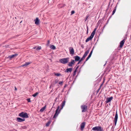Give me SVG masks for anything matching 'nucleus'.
<instances>
[{
	"instance_id": "obj_1",
	"label": "nucleus",
	"mask_w": 131,
	"mask_h": 131,
	"mask_svg": "<svg viewBox=\"0 0 131 131\" xmlns=\"http://www.w3.org/2000/svg\"><path fill=\"white\" fill-rule=\"evenodd\" d=\"M66 103V101L65 100H64L62 103L61 106V108L59 110L60 106H59L57 107V108L55 111V113L53 117V118H55L60 113L61 110L62 109L63 107L64 106Z\"/></svg>"
},
{
	"instance_id": "obj_2",
	"label": "nucleus",
	"mask_w": 131,
	"mask_h": 131,
	"mask_svg": "<svg viewBox=\"0 0 131 131\" xmlns=\"http://www.w3.org/2000/svg\"><path fill=\"white\" fill-rule=\"evenodd\" d=\"M18 116L24 119L27 118L29 117L28 114L26 112H22L19 113L18 114Z\"/></svg>"
},
{
	"instance_id": "obj_3",
	"label": "nucleus",
	"mask_w": 131,
	"mask_h": 131,
	"mask_svg": "<svg viewBox=\"0 0 131 131\" xmlns=\"http://www.w3.org/2000/svg\"><path fill=\"white\" fill-rule=\"evenodd\" d=\"M92 129L94 131H104L103 128L100 126H96L93 127Z\"/></svg>"
},
{
	"instance_id": "obj_4",
	"label": "nucleus",
	"mask_w": 131,
	"mask_h": 131,
	"mask_svg": "<svg viewBox=\"0 0 131 131\" xmlns=\"http://www.w3.org/2000/svg\"><path fill=\"white\" fill-rule=\"evenodd\" d=\"M69 58L68 57L62 58L59 60V61L62 64H65L68 62Z\"/></svg>"
},
{
	"instance_id": "obj_5",
	"label": "nucleus",
	"mask_w": 131,
	"mask_h": 131,
	"mask_svg": "<svg viewBox=\"0 0 131 131\" xmlns=\"http://www.w3.org/2000/svg\"><path fill=\"white\" fill-rule=\"evenodd\" d=\"M87 106L86 105H83L81 106L82 112H84L87 111Z\"/></svg>"
},
{
	"instance_id": "obj_6",
	"label": "nucleus",
	"mask_w": 131,
	"mask_h": 131,
	"mask_svg": "<svg viewBox=\"0 0 131 131\" xmlns=\"http://www.w3.org/2000/svg\"><path fill=\"white\" fill-rule=\"evenodd\" d=\"M118 118V114L117 113V110L116 111V114L115 115L114 120V125L115 126L116 125V123L117 122V119Z\"/></svg>"
},
{
	"instance_id": "obj_7",
	"label": "nucleus",
	"mask_w": 131,
	"mask_h": 131,
	"mask_svg": "<svg viewBox=\"0 0 131 131\" xmlns=\"http://www.w3.org/2000/svg\"><path fill=\"white\" fill-rule=\"evenodd\" d=\"M75 63V62L74 60L72 59H71V61L68 62V66L70 67H72L73 65Z\"/></svg>"
},
{
	"instance_id": "obj_8",
	"label": "nucleus",
	"mask_w": 131,
	"mask_h": 131,
	"mask_svg": "<svg viewBox=\"0 0 131 131\" xmlns=\"http://www.w3.org/2000/svg\"><path fill=\"white\" fill-rule=\"evenodd\" d=\"M126 37H125L124 39L120 43V47H122L125 41L126 40Z\"/></svg>"
},
{
	"instance_id": "obj_9",
	"label": "nucleus",
	"mask_w": 131,
	"mask_h": 131,
	"mask_svg": "<svg viewBox=\"0 0 131 131\" xmlns=\"http://www.w3.org/2000/svg\"><path fill=\"white\" fill-rule=\"evenodd\" d=\"M69 50L70 54L71 55H73L74 53V50L73 47H70L69 48Z\"/></svg>"
},
{
	"instance_id": "obj_10",
	"label": "nucleus",
	"mask_w": 131,
	"mask_h": 131,
	"mask_svg": "<svg viewBox=\"0 0 131 131\" xmlns=\"http://www.w3.org/2000/svg\"><path fill=\"white\" fill-rule=\"evenodd\" d=\"M94 36L91 34L90 36L86 39L85 40L86 42H87L90 40H91L92 38H93Z\"/></svg>"
},
{
	"instance_id": "obj_11",
	"label": "nucleus",
	"mask_w": 131,
	"mask_h": 131,
	"mask_svg": "<svg viewBox=\"0 0 131 131\" xmlns=\"http://www.w3.org/2000/svg\"><path fill=\"white\" fill-rule=\"evenodd\" d=\"M24 118H22L20 117H18L17 118L16 121L18 122H21L25 121Z\"/></svg>"
},
{
	"instance_id": "obj_12",
	"label": "nucleus",
	"mask_w": 131,
	"mask_h": 131,
	"mask_svg": "<svg viewBox=\"0 0 131 131\" xmlns=\"http://www.w3.org/2000/svg\"><path fill=\"white\" fill-rule=\"evenodd\" d=\"M113 99V97L112 96H111L110 97H107L106 99V100L105 101V102L106 103H108L110 102L111 100H112Z\"/></svg>"
},
{
	"instance_id": "obj_13",
	"label": "nucleus",
	"mask_w": 131,
	"mask_h": 131,
	"mask_svg": "<svg viewBox=\"0 0 131 131\" xmlns=\"http://www.w3.org/2000/svg\"><path fill=\"white\" fill-rule=\"evenodd\" d=\"M85 124V123L83 122L80 125L81 129L83 130L84 128Z\"/></svg>"
},
{
	"instance_id": "obj_14",
	"label": "nucleus",
	"mask_w": 131,
	"mask_h": 131,
	"mask_svg": "<svg viewBox=\"0 0 131 131\" xmlns=\"http://www.w3.org/2000/svg\"><path fill=\"white\" fill-rule=\"evenodd\" d=\"M73 58H74L75 61H78L80 59V57L78 56H75L73 57Z\"/></svg>"
},
{
	"instance_id": "obj_15",
	"label": "nucleus",
	"mask_w": 131,
	"mask_h": 131,
	"mask_svg": "<svg viewBox=\"0 0 131 131\" xmlns=\"http://www.w3.org/2000/svg\"><path fill=\"white\" fill-rule=\"evenodd\" d=\"M93 49H92V50L91 51L89 55H88V57L86 58V61H87L88 60H89V59L90 58L92 54V53L93 52Z\"/></svg>"
},
{
	"instance_id": "obj_16",
	"label": "nucleus",
	"mask_w": 131,
	"mask_h": 131,
	"mask_svg": "<svg viewBox=\"0 0 131 131\" xmlns=\"http://www.w3.org/2000/svg\"><path fill=\"white\" fill-rule=\"evenodd\" d=\"M90 49H89L84 53V55L83 56L85 58L86 57V56H87L88 54L89 53L90 51Z\"/></svg>"
},
{
	"instance_id": "obj_17",
	"label": "nucleus",
	"mask_w": 131,
	"mask_h": 131,
	"mask_svg": "<svg viewBox=\"0 0 131 131\" xmlns=\"http://www.w3.org/2000/svg\"><path fill=\"white\" fill-rule=\"evenodd\" d=\"M18 54H13L11 56H8V58H9L10 59H11L12 58L16 57L17 55Z\"/></svg>"
},
{
	"instance_id": "obj_18",
	"label": "nucleus",
	"mask_w": 131,
	"mask_h": 131,
	"mask_svg": "<svg viewBox=\"0 0 131 131\" xmlns=\"http://www.w3.org/2000/svg\"><path fill=\"white\" fill-rule=\"evenodd\" d=\"M72 68H69L65 70V72H71L72 71Z\"/></svg>"
},
{
	"instance_id": "obj_19",
	"label": "nucleus",
	"mask_w": 131,
	"mask_h": 131,
	"mask_svg": "<svg viewBox=\"0 0 131 131\" xmlns=\"http://www.w3.org/2000/svg\"><path fill=\"white\" fill-rule=\"evenodd\" d=\"M35 20V23L37 25H38L39 24V21L38 18L37 17L36 18Z\"/></svg>"
},
{
	"instance_id": "obj_20",
	"label": "nucleus",
	"mask_w": 131,
	"mask_h": 131,
	"mask_svg": "<svg viewBox=\"0 0 131 131\" xmlns=\"http://www.w3.org/2000/svg\"><path fill=\"white\" fill-rule=\"evenodd\" d=\"M31 63V62H26V63L23 64V65H22L21 66L24 67L25 66H27L30 64Z\"/></svg>"
},
{
	"instance_id": "obj_21",
	"label": "nucleus",
	"mask_w": 131,
	"mask_h": 131,
	"mask_svg": "<svg viewBox=\"0 0 131 131\" xmlns=\"http://www.w3.org/2000/svg\"><path fill=\"white\" fill-rule=\"evenodd\" d=\"M51 122V121L50 120L49 121L47 122V123L46 124V126L47 127H48L49 126Z\"/></svg>"
},
{
	"instance_id": "obj_22",
	"label": "nucleus",
	"mask_w": 131,
	"mask_h": 131,
	"mask_svg": "<svg viewBox=\"0 0 131 131\" xmlns=\"http://www.w3.org/2000/svg\"><path fill=\"white\" fill-rule=\"evenodd\" d=\"M46 108V106H45L43 107H42V108L40 110V111L41 112H43L45 110Z\"/></svg>"
},
{
	"instance_id": "obj_23",
	"label": "nucleus",
	"mask_w": 131,
	"mask_h": 131,
	"mask_svg": "<svg viewBox=\"0 0 131 131\" xmlns=\"http://www.w3.org/2000/svg\"><path fill=\"white\" fill-rule=\"evenodd\" d=\"M50 48L53 50L55 49L56 48V47L53 45H51L50 46Z\"/></svg>"
},
{
	"instance_id": "obj_24",
	"label": "nucleus",
	"mask_w": 131,
	"mask_h": 131,
	"mask_svg": "<svg viewBox=\"0 0 131 131\" xmlns=\"http://www.w3.org/2000/svg\"><path fill=\"white\" fill-rule=\"evenodd\" d=\"M97 28H95L94 30L92 32V33H91V34H92V35H93L94 36V35L95 34V31L97 29Z\"/></svg>"
},
{
	"instance_id": "obj_25",
	"label": "nucleus",
	"mask_w": 131,
	"mask_h": 131,
	"mask_svg": "<svg viewBox=\"0 0 131 131\" xmlns=\"http://www.w3.org/2000/svg\"><path fill=\"white\" fill-rule=\"evenodd\" d=\"M41 47L40 46H38L36 48V50L37 51L40 50L41 49Z\"/></svg>"
},
{
	"instance_id": "obj_26",
	"label": "nucleus",
	"mask_w": 131,
	"mask_h": 131,
	"mask_svg": "<svg viewBox=\"0 0 131 131\" xmlns=\"http://www.w3.org/2000/svg\"><path fill=\"white\" fill-rule=\"evenodd\" d=\"M54 73L55 74L54 75L56 76H60L61 75V74L59 73Z\"/></svg>"
},
{
	"instance_id": "obj_27",
	"label": "nucleus",
	"mask_w": 131,
	"mask_h": 131,
	"mask_svg": "<svg viewBox=\"0 0 131 131\" xmlns=\"http://www.w3.org/2000/svg\"><path fill=\"white\" fill-rule=\"evenodd\" d=\"M38 93H38V92H36V93H35V94H33L32 95V96H33L34 97H35L38 95Z\"/></svg>"
},
{
	"instance_id": "obj_28",
	"label": "nucleus",
	"mask_w": 131,
	"mask_h": 131,
	"mask_svg": "<svg viewBox=\"0 0 131 131\" xmlns=\"http://www.w3.org/2000/svg\"><path fill=\"white\" fill-rule=\"evenodd\" d=\"M59 95H58L56 99L54 101V104H55V103H56V102H57V99H59Z\"/></svg>"
},
{
	"instance_id": "obj_29",
	"label": "nucleus",
	"mask_w": 131,
	"mask_h": 131,
	"mask_svg": "<svg viewBox=\"0 0 131 131\" xmlns=\"http://www.w3.org/2000/svg\"><path fill=\"white\" fill-rule=\"evenodd\" d=\"M116 6L115 7V8H114V9L113 10V11L112 15H113L115 12L116 10Z\"/></svg>"
},
{
	"instance_id": "obj_30",
	"label": "nucleus",
	"mask_w": 131,
	"mask_h": 131,
	"mask_svg": "<svg viewBox=\"0 0 131 131\" xmlns=\"http://www.w3.org/2000/svg\"><path fill=\"white\" fill-rule=\"evenodd\" d=\"M111 16L110 17H109L108 19V20H107V23H106V24L103 27V29L105 27L106 25L108 24V21H109L110 19V18H111Z\"/></svg>"
},
{
	"instance_id": "obj_31",
	"label": "nucleus",
	"mask_w": 131,
	"mask_h": 131,
	"mask_svg": "<svg viewBox=\"0 0 131 131\" xmlns=\"http://www.w3.org/2000/svg\"><path fill=\"white\" fill-rule=\"evenodd\" d=\"M77 71L75 70L74 71L73 73V76H74L75 75H76V72Z\"/></svg>"
},
{
	"instance_id": "obj_32",
	"label": "nucleus",
	"mask_w": 131,
	"mask_h": 131,
	"mask_svg": "<svg viewBox=\"0 0 131 131\" xmlns=\"http://www.w3.org/2000/svg\"><path fill=\"white\" fill-rule=\"evenodd\" d=\"M27 126H22L21 127L22 128L24 129H25L27 128Z\"/></svg>"
},
{
	"instance_id": "obj_33",
	"label": "nucleus",
	"mask_w": 131,
	"mask_h": 131,
	"mask_svg": "<svg viewBox=\"0 0 131 131\" xmlns=\"http://www.w3.org/2000/svg\"><path fill=\"white\" fill-rule=\"evenodd\" d=\"M28 102H31V100L30 98H28L26 99Z\"/></svg>"
},
{
	"instance_id": "obj_34",
	"label": "nucleus",
	"mask_w": 131,
	"mask_h": 131,
	"mask_svg": "<svg viewBox=\"0 0 131 131\" xmlns=\"http://www.w3.org/2000/svg\"><path fill=\"white\" fill-rule=\"evenodd\" d=\"M89 16V15H88L86 16V17H85V21H86L88 19V18Z\"/></svg>"
},
{
	"instance_id": "obj_35",
	"label": "nucleus",
	"mask_w": 131,
	"mask_h": 131,
	"mask_svg": "<svg viewBox=\"0 0 131 131\" xmlns=\"http://www.w3.org/2000/svg\"><path fill=\"white\" fill-rule=\"evenodd\" d=\"M85 58L83 56L81 58V59H80V60H81V61H82Z\"/></svg>"
},
{
	"instance_id": "obj_36",
	"label": "nucleus",
	"mask_w": 131,
	"mask_h": 131,
	"mask_svg": "<svg viewBox=\"0 0 131 131\" xmlns=\"http://www.w3.org/2000/svg\"><path fill=\"white\" fill-rule=\"evenodd\" d=\"M63 83V81H60L59 82V83L61 85H62Z\"/></svg>"
},
{
	"instance_id": "obj_37",
	"label": "nucleus",
	"mask_w": 131,
	"mask_h": 131,
	"mask_svg": "<svg viewBox=\"0 0 131 131\" xmlns=\"http://www.w3.org/2000/svg\"><path fill=\"white\" fill-rule=\"evenodd\" d=\"M71 14H73L75 13V11L74 10H72L71 11Z\"/></svg>"
},
{
	"instance_id": "obj_38",
	"label": "nucleus",
	"mask_w": 131,
	"mask_h": 131,
	"mask_svg": "<svg viewBox=\"0 0 131 131\" xmlns=\"http://www.w3.org/2000/svg\"><path fill=\"white\" fill-rule=\"evenodd\" d=\"M122 47H120V46H119V47H118L117 48V49L118 50H120L121 49V48H122Z\"/></svg>"
},
{
	"instance_id": "obj_39",
	"label": "nucleus",
	"mask_w": 131,
	"mask_h": 131,
	"mask_svg": "<svg viewBox=\"0 0 131 131\" xmlns=\"http://www.w3.org/2000/svg\"><path fill=\"white\" fill-rule=\"evenodd\" d=\"M50 43V41L49 40H48L47 41V45H49V44Z\"/></svg>"
},
{
	"instance_id": "obj_40",
	"label": "nucleus",
	"mask_w": 131,
	"mask_h": 131,
	"mask_svg": "<svg viewBox=\"0 0 131 131\" xmlns=\"http://www.w3.org/2000/svg\"><path fill=\"white\" fill-rule=\"evenodd\" d=\"M79 66H78L76 68V69H75V70H76V71H77V69H78V68H79Z\"/></svg>"
},
{
	"instance_id": "obj_41",
	"label": "nucleus",
	"mask_w": 131,
	"mask_h": 131,
	"mask_svg": "<svg viewBox=\"0 0 131 131\" xmlns=\"http://www.w3.org/2000/svg\"><path fill=\"white\" fill-rule=\"evenodd\" d=\"M81 47L83 49L84 48V46H83V45H81Z\"/></svg>"
},
{
	"instance_id": "obj_42",
	"label": "nucleus",
	"mask_w": 131,
	"mask_h": 131,
	"mask_svg": "<svg viewBox=\"0 0 131 131\" xmlns=\"http://www.w3.org/2000/svg\"><path fill=\"white\" fill-rule=\"evenodd\" d=\"M110 5V3H109V4H108V8H107V9L106 10V11L107 10H108V7Z\"/></svg>"
},
{
	"instance_id": "obj_43",
	"label": "nucleus",
	"mask_w": 131,
	"mask_h": 131,
	"mask_svg": "<svg viewBox=\"0 0 131 131\" xmlns=\"http://www.w3.org/2000/svg\"><path fill=\"white\" fill-rule=\"evenodd\" d=\"M79 62H78V64H79L80 63V62L82 61H81V60L80 59V60H79Z\"/></svg>"
},
{
	"instance_id": "obj_44",
	"label": "nucleus",
	"mask_w": 131,
	"mask_h": 131,
	"mask_svg": "<svg viewBox=\"0 0 131 131\" xmlns=\"http://www.w3.org/2000/svg\"><path fill=\"white\" fill-rule=\"evenodd\" d=\"M100 88H99L97 90V93H98V92H99V91L100 90Z\"/></svg>"
},
{
	"instance_id": "obj_45",
	"label": "nucleus",
	"mask_w": 131,
	"mask_h": 131,
	"mask_svg": "<svg viewBox=\"0 0 131 131\" xmlns=\"http://www.w3.org/2000/svg\"><path fill=\"white\" fill-rule=\"evenodd\" d=\"M87 33L88 34V26H87Z\"/></svg>"
},
{
	"instance_id": "obj_46",
	"label": "nucleus",
	"mask_w": 131,
	"mask_h": 131,
	"mask_svg": "<svg viewBox=\"0 0 131 131\" xmlns=\"http://www.w3.org/2000/svg\"><path fill=\"white\" fill-rule=\"evenodd\" d=\"M102 84L101 85H100V87L99 88H100V89L101 88L102 86Z\"/></svg>"
},
{
	"instance_id": "obj_47",
	"label": "nucleus",
	"mask_w": 131,
	"mask_h": 131,
	"mask_svg": "<svg viewBox=\"0 0 131 131\" xmlns=\"http://www.w3.org/2000/svg\"><path fill=\"white\" fill-rule=\"evenodd\" d=\"M15 90H17V89L16 86H15Z\"/></svg>"
},
{
	"instance_id": "obj_48",
	"label": "nucleus",
	"mask_w": 131,
	"mask_h": 131,
	"mask_svg": "<svg viewBox=\"0 0 131 131\" xmlns=\"http://www.w3.org/2000/svg\"><path fill=\"white\" fill-rule=\"evenodd\" d=\"M86 61H85L84 63H83V66H83L85 64V62H86Z\"/></svg>"
},
{
	"instance_id": "obj_49",
	"label": "nucleus",
	"mask_w": 131,
	"mask_h": 131,
	"mask_svg": "<svg viewBox=\"0 0 131 131\" xmlns=\"http://www.w3.org/2000/svg\"><path fill=\"white\" fill-rule=\"evenodd\" d=\"M36 48V47H34V48H33V49H35Z\"/></svg>"
},
{
	"instance_id": "obj_50",
	"label": "nucleus",
	"mask_w": 131,
	"mask_h": 131,
	"mask_svg": "<svg viewBox=\"0 0 131 131\" xmlns=\"http://www.w3.org/2000/svg\"><path fill=\"white\" fill-rule=\"evenodd\" d=\"M100 21L99 20L98 22V23H100Z\"/></svg>"
},
{
	"instance_id": "obj_51",
	"label": "nucleus",
	"mask_w": 131,
	"mask_h": 131,
	"mask_svg": "<svg viewBox=\"0 0 131 131\" xmlns=\"http://www.w3.org/2000/svg\"><path fill=\"white\" fill-rule=\"evenodd\" d=\"M22 22V21H21L20 22V23H21V22Z\"/></svg>"
},
{
	"instance_id": "obj_52",
	"label": "nucleus",
	"mask_w": 131,
	"mask_h": 131,
	"mask_svg": "<svg viewBox=\"0 0 131 131\" xmlns=\"http://www.w3.org/2000/svg\"><path fill=\"white\" fill-rule=\"evenodd\" d=\"M57 83V82L56 81V83Z\"/></svg>"
},
{
	"instance_id": "obj_53",
	"label": "nucleus",
	"mask_w": 131,
	"mask_h": 131,
	"mask_svg": "<svg viewBox=\"0 0 131 131\" xmlns=\"http://www.w3.org/2000/svg\"><path fill=\"white\" fill-rule=\"evenodd\" d=\"M106 63H105V64H104V66H105V65L106 64Z\"/></svg>"
}]
</instances>
